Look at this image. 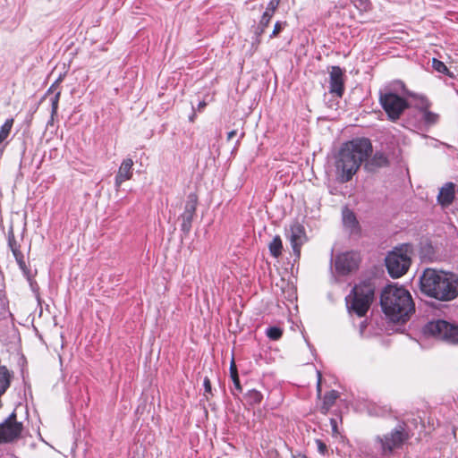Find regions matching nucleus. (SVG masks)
<instances>
[{"instance_id":"obj_1","label":"nucleus","mask_w":458,"mask_h":458,"mask_svg":"<svg viewBox=\"0 0 458 458\" xmlns=\"http://www.w3.org/2000/svg\"><path fill=\"white\" fill-rule=\"evenodd\" d=\"M371 152V142L366 138H357L344 143L335 156V172L339 180L342 182H349Z\"/></svg>"},{"instance_id":"obj_2","label":"nucleus","mask_w":458,"mask_h":458,"mask_svg":"<svg viewBox=\"0 0 458 458\" xmlns=\"http://www.w3.org/2000/svg\"><path fill=\"white\" fill-rule=\"evenodd\" d=\"M420 290L439 301H451L458 296V276L452 273L426 268L420 277Z\"/></svg>"},{"instance_id":"obj_3","label":"nucleus","mask_w":458,"mask_h":458,"mask_svg":"<svg viewBox=\"0 0 458 458\" xmlns=\"http://www.w3.org/2000/svg\"><path fill=\"white\" fill-rule=\"evenodd\" d=\"M380 303L384 313L393 322L404 323L414 311L411 296L403 286H386L381 293Z\"/></svg>"},{"instance_id":"obj_4","label":"nucleus","mask_w":458,"mask_h":458,"mask_svg":"<svg viewBox=\"0 0 458 458\" xmlns=\"http://www.w3.org/2000/svg\"><path fill=\"white\" fill-rule=\"evenodd\" d=\"M374 299V286L369 282L355 285L346 297V305L350 312L363 317L369 310Z\"/></svg>"},{"instance_id":"obj_5","label":"nucleus","mask_w":458,"mask_h":458,"mask_svg":"<svg viewBox=\"0 0 458 458\" xmlns=\"http://www.w3.org/2000/svg\"><path fill=\"white\" fill-rule=\"evenodd\" d=\"M410 438L405 424H399L391 432L383 437H377L376 445L384 455H390L392 452L400 448Z\"/></svg>"},{"instance_id":"obj_6","label":"nucleus","mask_w":458,"mask_h":458,"mask_svg":"<svg viewBox=\"0 0 458 458\" xmlns=\"http://www.w3.org/2000/svg\"><path fill=\"white\" fill-rule=\"evenodd\" d=\"M424 333L449 344H458V325L445 320L428 322L424 327Z\"/></svg>"},{"instance_id":"obj_7","label":"nucleus","mask_w":458,"mask_h":458,"mask_svg":"<svg viewBox=\"0 0 458 458\" xmlns=\"http://www.w3.org/2000/svg\"><path fill=\"white\" fill-rule=\"evenodd\" d=\"M411 265L407 248H395L386 258V266L392 277L398 278L404 275Z\"/></svg>"},{"instance_id":"obj_8","label":"nucleus","mask_w":458,"mask_h":458,"mask_svg":"<svg viewBox=\"0 0 458 458\" xmlns=\"http://www.w3.org/2000/svg\"><path fill=\"white\" fill-rule=\"evenodd\" d=\"M379 102L391 121L398 120L409 106L403 98L391 91L380 92Z\"/></svg>"},{"instance_id":"obj_9","label":"nucleus","mask_w":458,"mask_h":458,"mask_svg":"<svg viewBox=\"0 0 458 458\" xmlns=\"http://www.w3.org/2000/svg\"><path fill=\"white\" fill-rule=\"evenodd\" d=\"M22 431V424L16 420V413L12 412L9 417L0 424V444L8 443L17 439Z\"/></svg>"},{"instance_id":"obj_10","label":"nucleus","mask_w":458,"mask_h":458,"mask_svg":"<svg viewBox=\"0 0 458 458\" xmlns=\"http://www.w3.org/2000/svg\"><path fill=\"white\" fill-rule=\"evenodd\" d=\"M285 237L290 242L293 253L299 257L301 247L307 241L304 226L299 222H293L285 229Z\"/></svg>"},{"instance_id":"obj_11","label":"nucleus","mask_w":458,"mask_h":458,"mask_svg":"<svg viewBox=\"0 0 458 458\" xmlns=\"http://www.w3.org/2000/svg\"><path fill=\"white\" fill-rule=\"evenodd\" d=\"M360 255L355 251L344 252L336 257L335 268L343 275H346L358 268Z\"/></svg>"},{"instance_id":"obj_12","label":"nucleus","mask_w":458,"mask_h":458,"mask_svg":"<svg viewBox=\"0 0 458 458\" xmlns=\"http://www.w3.org/2000/svg\"><path fill=\"white\" fill-rule=\"evenodd\" d=\"M197 204V196L193 193H191L188 196L187 201L185 203L184 211L179 217V219L182 221L181 229L185 233H188L191 229V224L196 213Z\"/></svg>"},{"instance_id":"obj_13","label":"nucleus","mask_w":458,"mask_h":458,"mask_svg":"<svg viewBox=\"0 0 458 458\" xmlns=\"http://www.w3.org/2000/svg\"><path fill=\"white\" fill-rule=\"evenodd\" d=\"M329 92L341 98L344 91V72L339 66H333L330 71Z\"/></svg>"},{"instance_id":"obj_14","label":"nucleus","mask_w":458,"mask_h":458,"mask_svg":"<svg viewBox=\"0 0 458 458\" xmlns=\"http://www.w3.org/2000/svg\"><path fill=\"white\" fill-rule=\"evenodd\" d=\"M405 93L419 100L418 106L422 110V119L427 125H433L437 123L439 115L428 110L430 106L429 101L423 96H417L416 94L405 91Z\"/></svg>"},{"instance_id":"obj_15","label":"nucleus","mask_w":458,"mask_h":458,"mask_svg":"<svg viewBox=\"0 0 458 458\" xmlns=\"http://www.w3.org/2000/svg\"><path fill=\"white\" fill-rule=\"evenodd\" d=\"M133 164L134 163L131 158H125L123 160L114 179V184L117 189L121 187L123 182L132 177Z\"/></svg>"},{"instance_id":"obj_16","label":"nucleus","mask_w":458,"mask_h":458,"mask_svg":"<svg viewBox=\"0 0 458 458\" xmlns=\"http://www.w3.org/2000/svg\"><path fill=\"white\" fill-rule=\"evenodd\" d=\"M455 197V185L453 182L445 183L439 190L437 203L443 208L449 207Z\"/></svg>"},{"instance_id":"obj_17","label":"nucleus","mask_w":458,"mask_h":458,"mask_svg":"<svg viewBox=\"0 0 458 458\" xmlns=\"http://www.w3.org/2000/svg\"><path fill=\"white\" fill-rule=\"evenodd\" d=\"M8 245L20 267V268L26 274L27 267L24 261V257L21 251L20 250V245L15 240L14 233L13 230L8 232Z\"/></svg>"},{"instance_id":"obj_18","label":"nucleus","mask_w":458,"mask_h":458,"mask_svg":"<svg viewBox=\"0 0 458 458\" xmlns=\"http://www.w3.org/2000/svg\"><path fill=\"white\" fill-rule=\"evenodd\" d=\"M344 226L350 231L351 233H356L358 230V221L352 211L348 208L343 210Z\"/></svg>"},{"instance_id":"obj_19","label":"nucleus","mask_w":458,"mask_h":458,"mask_svg":"<svg viewBox=\"0 0 458 458\" xmlns=\"http://www.w3.org/2000/svg\"><path fill=\"white\" fill-rule=\"evenodd\" d=\"M338 397L339 394L335 390H332L325 394L322 405L324 412H327L329 411Z\"/></svg>"},{"instance_id":"obj_20","label":"nucleus","mask_w":458,"mask_h":458,"mask_svg":"<svg viewBox=\"0 0 458 458\" xmlns=\"http://www.w3.org/2000/svg\"><path fill=\"white\" fill-rule=\"evenodd\" d=\"M269 251L271 255L275 258H277L282 253L283 243L280 236L276 235L274 237L272 242L269 243Z\"/></svg>"},{"instance_id":"obj_21","label":"nucleus","mask_w":458,"mask_h":458,"mask_svg":"<svg viewBox=\"0 0 458 458\" xmlns=\"http://www.w3.org/2000/svg\"><path fill=\"white\" fill-rule=\"evenodd\" d=\"M13 125V119H7L2 125L0 130V144L3 143L10 135L12 127Z\"/></svg>"},{"instance_id":"obj_22","label":"nucleus","mask_w":458,"mask_h":458,"mask_svg":"<svg viewBox=\"0 0 458 458\" xmlns=\"http://www.w3.org/2000/svg\"><path fill=\"white\" fill-rule=\"evenodd\" d=\"M273 17V14L264 12L263 15L261 16V19L259 21V26H258V34H262L265 30V29L267 27V25L270 22L271 18Z\"/></svg>"},{"instance_id":"obj_23","label":"nucleus","mask_w":458,"mask_h":458,"mask_svg":"<svg viewBox=\"0 0 458 458\" xmlns=\"http://www.w3.org/2000/svg\"><path fill=\"white\" fill-rule=\"evenodd\" d=\"M432 67L434 70H436L437 72H438L440 73L448 75L449 77H453V74L449 72L448 68L442 61L433 58Z\"/></svg>"},{"instance_id":"obj_24","label":"nucleus","mask_w":458,"mask_h":458,"mask_svg":"<svg viewBox=\"0 0 458 458\" xmlns=\"http://www.w3.org/2000/svg\"><path fill=\"white\" fill-rule=\"evenodd\" d=\"M386 164H387V158L381 152L375 153L372 159L370 160L371 165H375V166H378V167L385 166V165H386Z\"/></svg>"},{"instance_id":"obj_25","label":"nucleus","mask_w":458,"mask_h":458,"mask_svg":"<svg viewBox=\"0 0 458 458\" xmlns=\"http://www.w3.org/2000/svg\"><path fill=\"white\" fill-rule=\"evenodd\" d=\"M247 398L250 403L257 404L261 403L263 395L259 391L252 389L248 392Z\"/></svg>"},{"instance_id":"obj_26","label":"nucleus","mask_w":458,"mask_h":458,"mask_svg":"<svg viewBox=\"0 0 458 458\" xmlns=\"http://www.w3.org/2000/svg\"><path fill=\"white\" fill-rule=\"evenodd\" d=\"M61 92L57 91L50 99L51 101V120L57 114L58 103L60 99Z\"/></svg>"},{"instance_id":"obj_27","label":"nucleus","mask_w":458,"mask_h":458,"mask_svg":"<svg viewBox=\"0 0 458 458\" xmlns=\"http://www.w3.org/2000/svg\"><path fill=\"white\" fill-rule=\"evenodd\" d=\"M283 331L277 327H271L267 329V335L269 339L276 341L281 338Z\"/></svg>"},{"instance_id":"obj_28","label":"nucleus","mask_w":458,"mask_h":458,"mask_svg":"<svg viewBox=\"0 0 458 458\" xmlns=\"http://www.w3.org/2000/svg\"><path fill=\"white\" fill-rule=\"evenodd\" d=\"M354 6L360 12H368L371 8L369 0H352Z\"/></svg>"},{"instance_id":"obj_29","label":"nucleus","mask_w":458,"mask_h":458,"mask_svg":"<svg viewBox=\"0 0 458 458\" xmlns=\"http://www.w3.org/2000/svg\"><path fill=\"white\" fill-rule=\"evenodd\" d=\"M281 0H270L268 3L266 12L274 15L276 10L277 9Z\"/></svg>"},{"instance_id":"obj_30","label":"nucleus","mask_w":458,"mask_h":458,"mask_svg":"<svg viewBox=\"0 0 458 458\" xmlns=\"http://www.w3.org/2000/svg\"><path fill=\"white\" fill-rule=\"evenodd\" d=\"M285 22L276 21L274 30L272 31V34L270 35V38L276 37L284 28Z\"/></svg>"},{"instance_id":"obj_31","label":"nucleus","mask_w":458,"mask_h":458,"mask_svg":"<svg viewBox=\"0 0 458 458\" xmlns=\"http://www.w3.org/2000/svg\"><path fill=\"white\" fill-rule=\"evenodd\" d=\"M315 442L317 445L318 451L323 455L326 454V453L327 452V445L320 439H316Z\"/></svg>"},{"instance_id":"obj_32","label":"nucleus","mask_w":458,"mask_h":458,"mask_svg":"<svg viewBox=\"0 0 458 458\" xmlns=\"http://www.w3.org/2000/svg\"><path fill=\"white\" fill-rule=\"evenodd\" d=\"M233 382V385H234V387L235 389L238 391V392H242V386L240 384V379H239V376L238 375H234V377H231Z\"/></svg>"},{"instance_id":"obj_33","label":"nucleus","mask_w":458,"mask_h":458,"mask_svg":"<svg viewBox=\"0 0 458 458\" xmlns=\"http://www.w3.org/2000/svg\"><path fill=\"white\" fill-rule=\"evenodd\" d=\"M317 375H318V382H317V393H318V396H320L321 395V380H322V375H321V372L320 371H317Z\"/></svg>"},{"instance_id":"obj_34","label":"nucleus","mask_w":458,"mask_h":458,"mask_svg":"<svg viewBox=\"0 0 458 458\" xmlns=\"http://www.w3.org/2000/svg\"><path fill=\"white\" fill-rule=\"evenodd\" d=\"M230 374H231V377H234V375H238L237 368H236L233 359L232 360L231 364H230Z\"/></svg>"},{"instance_id":"obj_35","label":"nucleus","mask_w":458,"mask_h":458,"mask_svg":"<svg viewBox=\"0 0 458 458\" xmlns=\"http://www.w3.org/2000/svg\"><path fill=\"white\" fill-rule=\"evenodd\" d=\"M203 385H204L205 392L211 393V383L208 377H205Z\"/></svg>"},{"instance_id":"obj_36","label":"nucleus","mask_w":458,"mask_h":458,"mask_svg":"<svg viewBox=\"0 0 458 458\" xmlns=\"http://www.w3.org/2000/svg\"><path fill=\"white\" fill-rule=\"evenodd\" d=\"M206 106H207V103L205 101H200L198 105L197 110L199 112H201L205 108Z\"/></svg>"},{"instance_id":"obj_37","label":"nucleus","mask_w":458,"mask_h":458,"mask_svg":"<svg viewBox=\"0 0 458 458\" xmlns=\"http://www.w3.org/2000/svg\"><path fill=\"white\" fill-rule=\"evenodd\" d=\"M330 422H331V425H332L333 432L336 433L337 432L336 420L335 419H331Z\"/></svg>"},{"instance_id":"obj_38","label":"nucleus","mask_w":458,"mask_h":458,"mask_svg":"<svg viewBox=\"0 0 458 458\" xmlns=\"http://www.w3.org/2000/svg\"><path fill=\"white\" fill-rule=\"evenodd\" d=\"M236 134H237L236 130H233V131H229L227 134V140H232Z\"/></svg>"},{"instance_id":"obj_39","label":"nucleus","mask_w":458,"mask_h":458,"mask_svg":"<svg viewBox=\"0 0 458 458\" xmlns=\"http://www.w3.org/2000/svg\"><path fill=\"white\" fill-rule=\"evenodd\" d=\"M58 83V81H55V83H54L47 91L46 95L44 98H46L47 96H48L49 94L53 93L54 92V89L55 87V84Z\"/></svg>"},{"instance_id":"obj_40","label":"nucleus","mask_w":458,"mask_h":458,"mask_svg":"<svg viewBox=\"0 0 458 458\" xmlns=\"http://www.w3.org/2000/svg\"><path fill=\"white\" fill-rule=\"evenodd\" d=\"M195 117H196V114H195V113H193V114L190 116V121H191V122H193V121H194V119H195Z\"/></svg>"},{"instance_id":"obj_41","label":"nucleus","mask_w":458,"mask_h":458,"mask_svg":"<svg viewBox=\"0 0 458 458\" xmlns=\"http://www.w3.org/2000/svg\"><path fill=\"white\" fill-rule=\"evenodd\" d=\"M295 458H307L305 455L298 454L295 456Z\"/></svg>"}]
</instances>
